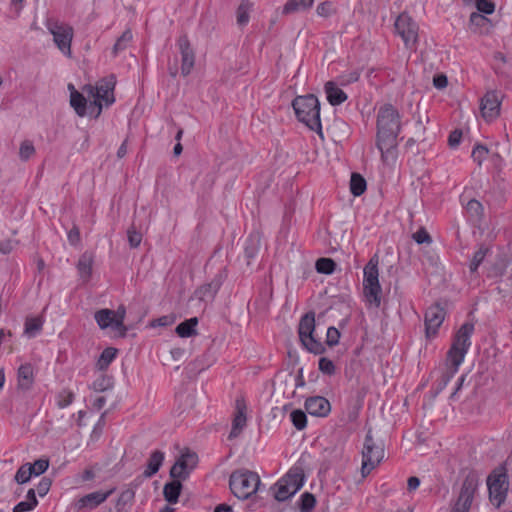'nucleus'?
I'll return each mask as SVG.
<instances>
[{
  "instance_id": "38",
  "label": "nucleus",
  "mask_w": 512,
  "mask_h": 512,
  "mask_svg": "<svg viewBox=\"0 0 512 512\" xmlns=\"http://www.w3.org/2000/svg\"><path fill=\"white\" fill-rule=\"evenodd\" d=\"M290 418H291V421H292L294 427L297 430H302L307 425L306 414L300 409L292 411L290 414Z\"/></svg>"
},
{
  "instance_id": "45",
  "label": "nucleus",
  "mask_w": 512,
  "mask_h": 512,
  "mask_svg": "<svg viewBox=\"0 0 512 512\" xmlns=\"http://www.w3.org/2000/svg\"><path fill=\"white\" fill-rule=\"evenodd\" d=\"M316 12L321 17H329L335 13V8L330 1H325L317 6Z\"/></svg>"
},
{
  "instance_id": "1",
  "label": "nucleus",
  "mask_w": 512,
  "mask_h": 512,
  "mask_svg": "<svg viewBox=\"0 0 512 512\" xmlns=\"http://www.w3.org/2000/svg\"><path fill=\"white\" fill-rule=\"evenodd\" d=\"M376 147L386 164H394L398 156V134L401 130L400 114L391 104H384L377 113Z\"/></svg>"
},
{
  "instance_id": "60",
  "label": "nucleus",
  "mask_w": 512,
  "mask_h": 512,
  "mask_svg": "<svg viewBox=\"0 0 512 512\" xmlns=\"http://www.w3.org/2000/svg\"><path fill=\"white\" fill-rule=\"evenodd\" d=\"M106 404V399L103 396H99L94 400L93 406L100 410L102 409Z\"/></svg>"
},
{
  "instance_id": "16",
  "label": "nucleus",
  "mask_w": 512,
  "mask_h": 512,
  "mask_svg": "<svg viewBox=\"0 0 512 512\" xmlns=\"http://www.w3.org/2000/svg\"><path fill=\"white\" fill-rule=\"evenodd\" d=\"M445 316L446 312L440 305H433L427 309L425 313V327L428 338L436 336Z\"/></svg>"
},
{
  "instance_id": "35",
  "label": "nucleus",
  "mask_w": 512,
  "mask_h": 512,
  "mask_svg": "<svg viewBox=\"0 0 512 512\" xmlns=\"http://www.w3.org/2000/svg\"><path fill=\"white\" fill-rule=\"evenodd\" d=\"M335 262L330 258H320L316 261V270L322 274H332L335 270Z\"/></svg>"
},
{
  "instance_id": "58",
  "label": "nucleus",
  "mask_w": 512,
  "mask_h": 512,
  "mask_svg": "<svg viewBox=\"0 0 512 512\" xmlns=\"http://www.w3.org/2000/svg\"><path fill=\"white\" fill-rule=\"evenodd\" d=\"M174 321V319L170 316H162L160 318H158L153 325H157V326H168L170 324H172Z\"/></svg>"
},
{
  "instance_id": "33",
  "label": "nucleus",
  "mask_w": 512,
  "mask_h": 512,
  "mask_svg": "<svg viewBox=\"0 0 512 512\" xmlns=\"http://www.w3.org/2000/svg\"><path fill=\"white\" fill-rule=\"evenodd\" d=\"M75 399L74 393L69 389H63L56 395V405L64 409L71 405Z\"/></svg>"
},
{
  "instance_id": "43",
  "label": "nucleus",
  "mask_w": 512,
  "mask_h": 512,
  "mask_svg": "<svg viewBox=\"0 0 512 512\" xmlns=\"http://www.w3.org/2000/svg\"><path fill=\"white\" fill-rule=\"evenodd\" d=\"M29 466L31 468V471L34 476H39L43 474L49 467V460L48 459H38L34 463H29Z\"/></svg>"
},
{
  "instance_id": "18",
  "label": "nucleus",
  "mask_w": 512,
  "mask_h": 512,
  "mask_svg": "<svg viewBox=\"0 0 512 512\" xmlns=\"http://www.w3.org/2000/svg\"><path fill=\"white\" fill-rule=\"evenodd\" d=\"M247 424V416H246V405L244 401L237 400L236 401V413L234 415L233 421H232V428L229 433L228 438L234 439L237 438L242 430L246 427Z\"/></svg>"
},
{
  "instance_id": "15",
  "label": "nucleus",
  "mask_w": 512,
  "mask_h": 512,
  "mask_svg": "<svg viewBox=\"0 0 512 512\" xmlns=\"http://www.w3.org/2000/svg\"><path fill=\"white\" fill-rule=\"evenodd\" d=\"M198 456L191 451H185L177 459L170 470V475L174 479H185L189 473L196 467Z\"/></svg>"
},
{
  "instance_id": "21",
  "label": "nucleus",
  "mask_w": 512,
  "mask_h": 512,
  "mask_svg": "<svg viewBox=\"0 0 512 512\" xmlns=\"http://www.w3.org/2000/svg\"><path fill=\"white\" fill-rule=\"evenodd\" d=\"M94 318L100 329L104 330L107 328H111L112 330L116 331L117 334L119 335V329L117 326V322L115 320L114 310H110L107 308L100 309L95 312Z\"/></svg>"
},
{
  "instance_id": "2",
  "label": "nucleus",
  "mask_w": 512,
  "mask_h": 512,
  "mask_svg": "<svg viewBox=\"0 0 512 512\" xmlns=\"http://www.w3.org/2000/svg\"><path fill=\"white\" fill-rule=\"evenodd\" d=\"M473 333L474 325L472 323H464L456 332L452 345L447 352V362L451 366L450 372L444 376L440 390L448 385L452 377L458 372L460 365L464 362L471 346V336Z\"/></svg>"
},
{
  "instance_id": "30",
  "label": "nucleus",
  "mask_w": 512,
  "mask_h": 512,
  "mask_svg": "<svg viewBox=\"0 0 512 512\" xmlns=\"http://www.w3.org/2000/svg\"><path fill=\"white\" fill-rule=\"evenodd\" d=\"M117 350L115 348H106L103 350L97 361V367L99 370H105L115 359Z\"/></svg>"
},
{
  "instance_id": "53",
  "label": "nucleus",
  "mask_w": 512,
  "mask_h": 512,
  "mask_svg": "<svg viewBox=\"0 0 512 512\" xmlns=\"http://www.w3.org/2000/svg\"><path fill=\"white\" fill-rule=\"evenodd\" d=\"M36 507V502L33 501H21L14 506L13 512H29Z\"/></svg>"
},
{
  "instance_id": "29",
  "label": "nucleus",
  "mask_w": 512,
  "mask_h": 512,
  "mask_svg": "<svg viewBox=\"0 0 512 512\" xmlns=\"http://www.w3.org/2000/svg\"><path fill=\"white\" fill-rule=\"evenodd\" d=\"M366 190V180L358 173H353L350 179V191L354 196L362 195Z\"/></svg>"
},
{
  "instance_id": "44",
  "label": "nucleus",
  "mask_w": 512,
  "mask_h": 512,
  "mask_svg": "<svg viewBox=\"0 0 512 512\" xmlns=\"http://www.w3.org/2000/svg\"><path fill=\"white\" fill-rule=\"evenodd\" d=\"M359 77L360 74L357 71H349L341 74L338 77V82L340 85L345 86L358 81Z\"/></svg>"
},
{
  "instance_id": "64",
  "label": "nucleus",
  "mask_w": 512,
  "mask_h": 512,
  "mask_svg": "<svg viewBox=\"0 0 512 512\" xmlns=\"http://www.w3.org/2000/svg\"><path fill=\"white\" fill-rule=\"evenodd\" d=\"M127 153V142L124 141L121 146L118 148V151H117V156L119 158H122L126 155Z\"/></svg>"
},
{
  "instance_id": "59",
  "label": "nucleus",
  "mask_w": 512,
  "mask_h": 512,
  "mask_svg": "<svg viewBox=\"0 0 512 512\" xmlns=\"http://www.w3.org/2000/svg\"><path fill=\"white\" fill-rule=\"evenodd\" d=\"M484 21H487V18L485 16H482L479 13L474 12L470 15L471 23L479 24L480 22H484Z\"/></svg>"
},
{
  "instance_id": "22",
  "label": "nucleus",
  "mask_w": 512,
  "mask_h": 512,
  "mask_svg": "<svg viewBox=\"0 0 512 512\" xmlns=\"http://www.w3.org/2000/svg\"><path fill=\"white\" fill-rule=\"evenodd\" d=\"M18 387L29 390L34 383V367L30 363L22 364L17 373Z\"/></svg>"
},
{
  "instance_id": "20",
  "label": "nucleus",
  "mask_w": 512,
  "mask_h": 512,
  "mask_svg": "<svg viewBox=\"0 0 512 512\" xmlns=\"http://www.w3.org/2000/svg\"><path fill=\"white\" fill-rule=\"evenodd\" d=\"M178 45L182 56L181 72L184 76H187L194 66L195 56L187 38L179 39Z\"/></svg>"
},
{
  "instance_id": "12",
  "label": "nucleus",
  "mask_w": 512,
  "mask_h": 512,
  "mask_svg": "<svg viewBox=\"0 0 512 512\" xmlns=\"http://www.w3.org/2000/svg\"><path fill=\"white\" fill-rule=\"evenodd\" d=\"M304 477L299 470H290L273 486L274 497L278 501H285L292 497L303 486Z\"/></svg>"
},
{
  "instance_id": "46",
  "label": "nucleus",
  "mask_w": 512,
  "mask_h": 512,
  "mask_svg": "<svg viewBox=\"0 0 512 512\" xmlns=\"http://www.w3.org/2000/svg\"><path fill=\"white\" fill-rule=\"evenodd\" d=\"M488 149L485 146L477 145L472 150V158L478 164H481L487 157Z\"/></svg>"
},
{
  "instance_id": "5",
  "label": "nucleus",
  "mask_w": 512,
  "mask_h": 512,
  "mask_svg": "<svg viewBox=\"0 0 512 512\" xmlns=\"http://www.w3.org/2000/svg\"><path fill=\"white\" fill-rule=\"evenodd\" d=\"M115 78L110 76L97 82L96 85H85L82 90L89 98L93 99L92 103L97 108L96 116H99L103 107H108L115 102L114 88Z\"/></svg>"
},
{
  "instance_id": "23",
  "label": "nucleus",
  "mask_w": 512,
  "mask_h": 512,
  "mask_svg": "<svg viewBox=\"0 0 512 512\" xmlns=\"http://www.w3.org/2000/svg\"><path fill=\"white\" fill-rule=\"evenodd\" d=\"M324 89L327 100L332 106H338L347 100V94L333 81H328Z\"/></svg>"
},
{
  "instance_id": "57",
  "label": "nucleus",
  "mask_w": 512,
  "mask_h": 512,
  "mask_svg": "<svg viewBox=\"0 0 512 512\" xmlns=\"http://www.w3.org/2000/svg\"><path fill=\"white\" fill-rule=\"evenodd\" d=\"M419 485H420V480L418 477L412 476V477L408 478L407 488L409 491L416 490L419 487Z\"/></svg>"
},
{
  "instance_id": "49",
  "label": "nucleus",
  "mask_w": 512,
  "mask_h": 512,
  "mask_svg": "<svg viewBox=\"0 0 512 512\" xmlns=\"http://www.w3.org/2000/svg\"><path fill=\"white\" fill-rule=\"evenodd\" d=\"M339 339H340V332L338 331V329L335 327H329L327 329V334H326V343L329 346H334V345L338 344Z\"/></svg>"
},
{
  "instance_id": "19",
  "label": "nucleus",
  "mask_w": 512,
  "mask_h": 512,
  "mask_svg": "<svg viewBox=\"0 0 512 512\" xmlns=\"http://www.w3.org/2000/svg\"><path fill=\"white\" fill-rule=\"evenodd\" d=\"M305 409L312 416L325 417L329 414L331 406L326 398L314 396L305 401Z\"/></svg>"
},
{
  "instance_id": "47",
  "label": "nucleus",
  "mask_w": 512,
  "mask_h": 512,
  "mask_svg": "<svg viewBox=\"0 0 512 512\" xmlns=\"http://www.w3.org/2000/svg\"><path fill=\"white\" fill-rule=\"evenodd\" d=\"M476 8L479 12L488 15L495 11L494 3L488 0H476Z\"/></svg>"
},
{
  "instance_id": "13",
  "label": "nucleus",
  "mask_w": 512,
  "mask_h": 512,
  "mask_svg": "<svg viewBox=\"0 0 512 512\" xmlns=\"http://www.w3.org/2000/svg\"><path fill=\"white\" fill-rule=\"evenodd\" d=\"M315 331V314L313 312L306 313L301 317L298 334L303 346L311 353L321 354L324 347L320 341L314 337Z\"/></svg>"
},
{
  "instance_id": "52",
  "label": "nucleus",
  "mask_w": 512,
  "mask_h": 512,
  "mask_svg": "<svg viewBox=\"0 0 512 512\" xmlns=\"http://www.w3.org/2000/svg\"><path fill=\"white\" fill-rule=\"evenodd\" d=\"M142 241V235L135 229L128 230V242L132 248H137Z\"/></svg>"
},
{
  "instance_id": "10",
  "label": "nucleus",
  "mask_w": 512,
  "mask_h": 512,
  "mask_svg": "<svg viewBox=\"0 0 512 512\" xmlns=\"http://www.w3.org/2000/svg\"><path fill=\"white\" fill-rule=\"evenodd\" d=\"M394 28L405 48L415 51L419 39V26L412 17L406 12L401 13L395 20Z\"/></svg>"
},
{
  "instance_id": "25",
  "label": "nucleus",
  "mask_w": 512,
  "mask_h": 512,
  "mask_svg": "<svg viewBox=\"0 0 512 512\" xmlns=\"http://www.w3.org/2000/svg\"><path fill=\"white\" fill-rule=\"evenodd\" d=\"M94 255L91 252H84L77 263V269L82 279L88 280L92 274Z\"/></svg>"
},
{
  "instance_id": "4",
  "label": "nucleus",
  "mask_w": 512,
  "mask_h": 512,
  "mask_svg": "<svg viewBox=\"0 0 512 512\" xmlns=\"http://www.w3.org/2000/svg\"><path fill=\"white\" fill-rule=\"evenodd\" d=\"M363 294L370 306L381 304L382 288L379 282V256L373 255L363 269Z\"/></svg>"
},
{
  "instance_id": "17",
  "label": "nucleus",
  "mask_w": 512,
  "mask_h": 512,
  "mask_svg": "<svg viewBox=\"0 0 512 512\" xmlns=\"http://www.w3.org/2000/svg\"><path fill=\"white\" fill-rule=\"evenodd\" d=\"M115 491V489H110L106 492L95 491L89 493L75 503V507L78 511L82 510H93L98 507L100 504L105 502L107 498Z\"/></svg>"
},
{
  "instance_id": "55",
  "label": "nucleus",
  "mask_w": 512,
  "mask_h": 512,
  "mask_svg": "<svg viewBox=\"0 0 512 512\" xmlns=\"http://www.w3.org/2000/svg\"><path fill=\"white\" fill-rule=\"evenodd\" d=\"M461 137H462L461 131L455 130V131L451 132L449 135V138H448L449 145L451 147H456L460 143Z\"/></svg>"
},
{
  "instance_id": "28",
  "label": "nucleus",
  "mask_w": 512,
  "mask_h": 512,
  "mask_svg": "<svg viewBox=\"0 0 512 512\" xmlns=\"http://www.w3.org/2000/svg\"><path fill=\"white\" fill-rule=\"evenodd\" d=\"M182 485L179 481H172L165 484L163 489L164 498L167 502L175 504L178 501Z\"/></svg>"
},
{
  "instance_id": "27",
  "label": "nucleus",
  "mask_w": 512,
  "mask_h": 512,
  "mask_svg": "<svg viewBox=\"0 0 512 512\" xmlns=\"http://www.w3.org/2000/svg\"><path fill=\"white\" fill-rule=\"evenodd\" d=\"M163 461H164V453L163 452L158 451V450L152 452L149 457L148 463H147V468L144 471V475L146 477H152L154 474H156L159 471Z\"/></svg>"
},
{
  "instance_id": "24",
  "label": "nucleus",
  "mask_w": 512,
  "mask_h": 512,
  "mask_svg": "<svg viewBox=\"0 0 512 512\" xmlns=\"http://www.w3.org/2000/svg\"><path fill=\"white\" fill-rule=\"evenodd\" d=\"M69 89L71 90L70 93V105L75 110L76 114L80 117H84L86 115V108H87V99L85 96L75 90L74 86L70 84Z\"/></svg>"
},
{
  "instance_id": "41",
  "label": "nucleus",
  "mask_w": 512,
  "mask_h": 512,
  "mask_svg": "<svg viewBox=\"0 0 512 512\" xmlns=\"http://www.w3.org/2000/svg\"><path fill=\"white\" fill-rule=\"evenodd\" d=\"M318 369L323 374L330 375V376L335 374V371H336L334 362L326 357H321L319 359Z\"/></svg>"
},
{
  "instance_id": "11",
  "label": "nucleus",
  "mask_w": 512,
  "mask_h": 512,
  "mask_svg": "<svg viewBox=\"0 0 512 512\" xmlns=\"http://www.w3.org/2000/svg\"><path fill=\"white\" fill-rule=\"evenodd\" d=\"M479 483V477L475 472H469L465 476L451 512H469L478 491Z\"/></svg>"
},
{
  "instance_id": "7",
  "label": "nucleus",
  "mask_w": 512,
  "mask_h": 512,
  "mask_svg": "<svg viewBox=\"0 0 512 512\" xmlns=\"http://www.w3.org/2000/svg\"><path fill=\"white\" fill-rule=\"evenodd\" d=\"M489 500L495 507H500L506 500L509 490L507 470L504 466L495 468L487 477Z\"/></svg>"
},
{
  "instance_id": "26",
  "label": "nucleus",
  "mask_w": 512,
  "mask_h": 512,
  "mask_svg": "<svg viewBox=\"0 0 512 512\" xmlns=\"http://www.w3.org/2000/svg\"><path fill=\"white\" fill-rule=\"evenodd\" d=\"M198 318L192 317L181 322L175 329L176 334L181 338H189L197 335Z\"/></svg>"
},
{
  "instance_id": "14",
  "label": "nucleus",
  "mask_w": 512,
  "mask_h": 512,
  "mask_svg": "<svg viewBox=\"0 0 512 512\" xmlns=\"http://www.w3.org/2000/svg\"><path fill=\"white\" fill-rule=\"evenodd\" d=\"M502 100V93L494 90L488 91L481 98L480 112L486 122H492L499 117Z\"/></svg>"
},
{
  "instance_id": "6",
  "label": "nucleus",
  "mask_w": 512,
  "mask_h": 512,
  "mask_svg": "<svg viewBox=\"0 0 512 512\" xmlns=\"http://www.w3.org/2000/svg\"><path fill=\"white\" fill-rule=\"evenodd\" d=\"M260 483L259 475L247 469L232 472L229 480L232 493L239 499H247L255 494Z\"/></svg>"
},
{
  "instance_id": "51",
  "label": "nucleus",
  "mask_w": 512,
  "mask_h": 512,
  "mask_svg": "<svg viewBox=\"0 0 512 512\" xmlns=\"http://www.w3.org/2000/svg\"><path fill=\"white\" fill-rule=\"evenodd\" d=\"M68 242L72 246H78L81 242L79 228L74 225L67 233Z\"/></svg>"
},
{
  "instance_id": "39",
  "label": "nucleus",
  "mask_w": 512,
  "mask_h": 512,
  "mask_svg": "<svg viewBox=\"0 0 512 512\" xmlns=\"http://www.w3.org/2000/svg\"><path fill=\"white\" fill-rule=\"evenodd\" d=\"M32 476L34 475L31 471L29 463H26L17 470L15 480L20 484H24L28 482Z\"/></svg>"
},
{
  "instance_id": "61",
  "label": "nucleus",
  "mask_w": 512,
  "mask_h": 512,
  "mask_svg": "<svg viewBox=\"0 0 512 512\" xmlns=\"http://www.w3.org/2000/svg\"><path fill=\"white\" fill-rule=\"evenodd\" d=\"M467 208H468L469 210H474V211H476V212H477L478 210H480V209H481V203H480L479 201H477V200H474V199H473V200H470V201L468 202V204H467Z\"/></svg>"
},
{
  "instance_id": "40",
  "label": "nucleus",
  "mask_w": 512,
  "mask_h": 512,
  "mask_svg": "<svg viewBox=\"0 0 512 512\" xmlns=\"http://www.w3.org/2000/svg\"><path fill=\"white\" fill-rule=\"evenodd\" d=\"M315 497L311 493H304L300 498V510L301 512H310L315 506Z\"/></svg>"
},
{
  "instance_id": "36",
  "label": "nucleus",
  "mask_w": 512,
  "mask_h": 512,
  "mask_svg": "<svg viewBox=\"0 0 512 512\" xmlns=\"http://www.w3.org/2000/svg\"><path fill=\"white\" fill-rule=\"evenodd\" d=\"M43 326V322L40 318H29L25 322V333L30 336L34 337Z\"/></svg>"
},
{
  "instance_id": "42",
  "label": "nucleus",
  "mask_w": 512,
  "mask_h": 512,
  "mask_svg": "<svg viewBox=\"0 0 512 512\" xmlns=\"http://www.w3.org/2000/svg\"><path fill=\"white\" fill-rule=\"evenodd\" d=\"M115 312V320L117 322V326L119 329V336L123 337L126 334V327L124 325L125 315H126V309L124 306L118 307V309Z\"/></svg>"
},
{
  "instance_id": "63",
  "label": "nucleus",
  "mask_w": 512,
  "mask_h": 512,
  "mask_svg": "<svg viewBox=\"0 0 512 512\" xmlns=\"http://www.w3.org/2000/svg\"><path fill=\"white\" fill-rule=\"evenodd\" d=\"M304 385H305V381H304L303 373H302V370H300L298 372L297 376L295 377V386L303 387Z\"/></svg>"
},
{
  "instance_id": "9",
  "label": "nucleus",
  "mask_w": 512,
  "mask_h": 512,
  "mask_svg": "<svg viewBox=\"0 0 512 512\" xmlns=\"http://www.w3.org/2000/svg\"><path fill=\"white\" fill-rule=\"evenodd\" d=\"M46 28L53 36V42L60 52L68 57H72L71 43L74 37L72 26L67 23L50 19L46 22Z\"/></svg>"
},
{
  "instance_id": "37",
  "label": "nucleus",
  "mask_w": 512,
  "mask_h": 512,
  "mask_svg": "<svg viewBox=\"0 0 512 512\" xmlns=\"http://www.w3.org/2000/svg\"><path fill=\"white\" fill-rule=\"evenodd\" d=\"M35 147L30 140H24L19 147V157L22 161H27L35 155Z\"/></svg>"
},
{
  "instance_id": "34",
  "label": "nucleus",
  "mask_w": 512,
  "mask_h": 512,
  "mask_svg": "<svg viewBox=\"0 0 512 512\" xmlns=\"http://www.w3.org/2000/svg\"><path fill=\"white\" fill-rule=\"evenodd\" d=\"M132 38V32L130 30H125L113 46L114 55H117L120 51L126 49L132 41Z\"/></svg>"
},
{
  "instance_id": "56",
  "label": "nucleus",
  "mask_w": 512,
  "mask_h": 512,
  "mask_svg": "<svg viewBox=\"0 0 512 512\" xmlns=\"http://www.w3.org/2000/svg\"><path fill=\"white\" fill-rule=\"evenodd\" d=\"M433 84L438 89H443L447 86L448 80L447 77L443 74L437 75L433 79Z\"/></svg>"
},
{
  "instance_id": "8",
  "label": "nucleus",
  "mask_w": 512,
  "mask_h": 512,
  "mask_svg": "<svg viewBox=\"0 0 512 512\" xmlns=\"http://www.w3.org/2000/svg\"><path fill=\"white\" fill-rule=\"evenodd\" d=\"M385 450L381 443L375 442L371 432L369 431L364 440L362 449V465L361 474L366 477L374 470L384 459Z\"/></svg>"
},
{
  "instance_id": "31",
  "label": "nucleus",
  "mask_w": 512,
  "mask_h": 512,
  "mask_svg": "<svg viewBox=\"0 0 512 512\" xmlns=\"http://www.w3.org/2000/svg\"><path fill=\"white\" fill-rule=\"evenodd\" d=\"M252 9V4L248 0H242L237 9V23L241 26L249 22V14Z\"/></svg>"
},
{
  "instance_id": "62",
  "label": "nucleus",
  "mask_w": 512,
  "mask_h": 512,
  "mask_svg": "<svg viewBox=\"0 0 512 512\" xmlns=\"http://www.w3.org/2000/svg\"><path fill=\"white\" fill-rule=\"evenodd\" d=\"M214 512H233L232 507L227 504H219L215 507Z\"/></svg>"
},
{
  "instance_id": "32",
  "label": "nucleus",
  "mask_w": 512,
  "mask_h": 512,
  "mask_svg": "<svg viewBox=\"0 0 512 512\" xmlns=\"http://www.w3.org/2000/svg\"><path fill=\"white\" fill-rule=\"evenodd\" d=\"M314 0H289L284 6L285 13H291L310 8Z\"/></svg>"
},
{
  "instance_id": "50",
  "label": "nucleus",
  "mask_w": 512,
  "mask_h": 512,
  "mask_svg": "<svg viewBox=\"0 0 512 512\" xmlns=\"http://www.w3.org/2000/svg\"><path fill=\"white\" fill-rule=\"evenodd\" d=\"M52 481L48 477H43L37 485L36 491L40 497L45 496L51 487Z\"/></svg>"
},
{
  "instance_id": "54",
  "label": "nucleus",
  "mask_w": 512,
  "mask_h": 512,
  "mask_svg": "<svg viewBox=\"0 0 512 512\" xmlns=\"http://www.w3.org/2000/svg\"><path fill=\"white\" fill-rule=\"evenodd\" d=\"M485 258V252L480 249L477 252L474 253L473 259L470 264V270L476 271L479 265L482 263V261Z\"/></svg>"
},
{
  "instance_id": "3",
  "label": "nucleus",
  "mask_w": 512,
  "mask_h": 512,
  "mask_svg": "<svg viewBox=\"0 0 512 512\" xmlns=\"http://www.w3.org/2000/svg\"><path fill=\"white\" fill-rule=\"evenodd\" d=\"M292 106L300 122L304 123L312 131L322 135L320 103L316 96H298L294 99Z\"/></svg>"
},
{
  "instance_id": "48",
  "label": "nucleus",
  "mask_w": 512,
  "mask_h": 512,
  "mask_svg": "<svg viewBox=\"0 0 512 512\" xmlns=\"http://www.w3.org/2000/svg\"><path fill=\"white\" fill-rule=\"evenodd\" d=\"M412 238L417 242L418 244H430L432 242L431 236L424 228L418 229L413 235Z\"/></svg>"
}]
</instances>
